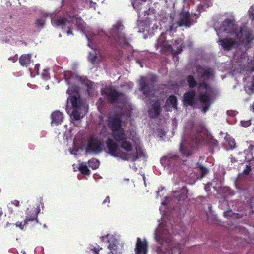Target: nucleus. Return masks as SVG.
Here are the masks:
<instances>
[{
  "label": "nucleus",
  "mask_w": 254,
  "mask_h": 254,
  "mask_svg": "<svg viewBox=\"0 0 254 254\" xmlns=\"http://www.w3.org/2000/svg\"><path fill=\"white\" fill-rule=\"evenodd\" d=\"M222 31L230 35H235L245 47H248L253 40L252 31L245 25L238 28L234 20L226 19L223 21L221 26Z\"/></svg>",
  "instance_id": "nucleus-1"
},
{
  "label": "nucleus",
  "mask_w": 254,
  "mask_h": 254,
  "mask_svg": "<svg viewBox=\"0 0 254 254\" xmlns=\"http://www.w3.org/2000/svg\"><path fill=\"white\" fill-rule=\"evenodd\" d=\"M225 139L226 142L228 143V144L231 150H233L236 146L235 140L234 138L230 136H226L225 137Z\"/></svg>",
  "instance_id": "nucleus-32"
},
{
  "label": "nucleus",
  "mask_w": 254,
  "mask_h": 254,
  "mask_svg": "<svg viewBox=\"0 0 254 254\" xmlns=\"http://www.w3.org/2000/svg\"><path fill=\"white\" fill-rule=\"evenodd\" d=\"M181 41L177 40L175 41L176 45H179L177 50L173 49L171 44H169L168 41H166L165 39L164 34H162L158 39L157 45L158 47L161 48L163 52H170L173 56H176L180 54L182 51V43H180Z\"/></svg>",
  "instance_id": "nucleus-5"
},
{
  "label": "nucleus",
  "mask_w": 254,
  "mask_h": 254,
  "mask_svg": "<svg viewBox=\"0 0 254 254\" xmlns=\"http://www.w3.org/2000/svg\"><path fill=\"white\" fill-rule=\"evenodd\" d=\"M196 92L194 90H189L183 95V103L186 106H192L195 102Z\"/></svg>",
  "instance_id": "nucleus-16"
},
{
  "label": "nucleus",
  "mask_w": 254,
  "mask_h": 254,
  "mask_svg": "<svg viewBox=\"0 0 254 254\" xmlns=\"http://www.w3.org/2000/svg\"><path fill=\"white\" fill-rule=\"evenodd\" d=\"M160 161V163L164 167H174L181 163V159L177 155L169 153L161 157Z\"/></svg>",
  "instance_id": "nucleus-11"
},
{
  "label": "nucleus",
  "mask_w": 254,
  "mask_h": 254,
  "mask_svg": "<svg viewBox=\"0 0 254 254\" xmlns=\"http://www.w3.org/2000/svg\"><path fill=\"white\" fill-rule=\"evenodd\" d=\"M231 213H232V211L225 212L224 213V216H225V217H227V216H229Z\"/></svg>",
  "instance_id": "nucleus-49"
},
{
  "label": "nucleus",
  "mask_w": 254,
  "mask_h": 254,
  "mask_svg": "<svg viewBox=\"0 0 254 254\" xmlns=\"http://www.w3.org/2000/svg\"><path fill=\"white\" fill-rule=\"evenodd\" d=\"M227 114L230 116H233V113L232 111H228Z\"/></svg>",
  "instance_id": "nucleus-53"
},
{
  "label": "nucleus",
  "mask_w": 254,
  "mask_h": 254,
  "mask_svg": "<svg viewBox=\"0 0 254 254\" xmlns=\"http://www.w3.org/2000/svg\"><path fill=\"white\" fill-rule=\"evenodd\" d=\"M246 91L248 92L249 93H253L254 91V76H253L251 85L250 86H247L245 88Z\"/></svg>",
  "instance_id": "nucleus-37"
},
{
  "label": "nucleus",
  "mask_w": 254,
  "mask_h": 254,
  "mask_svg": "<svg viewBox=\"0 0 254 254\" xmlns=\"http://www.w3.org/2000/svg\"><path fill=\"white\" fill-rule=\"evenodd\" d=\"M79 170L84 175H89L90 174V170L86 165H80Z\"/></svg>",
  "instance_id": "nucleus-36"
},
{
  "label": "nucleus",
  "mask_w": 254,
  "mask_h": 254,
  "mask_svg": "<svg viewBox=\"0 0 254 254\" xmlns=\"http://www.w3.org/2000/svg\"><path fill=\"white\" fill-rule=\"evenodd\" d=\"M204 140L201 131L197 130L196 133L192 136L191 144L193 146H197L199 145Z\"/></svg>",
  "instance_id": "nucleus-23"
},
{
  "label": "nucleus",
  "mask_w": 254,
  "mask_h": 254,
  "mask_svg": "<svg viewBox=\"0 0 254 254\" xmlns=\"http://www.w3.org/2000/svg\"><path fill=\"white\" fill-rule=\"evenodd\" d=\"M106 203H107V206H108V204L110 203V197L109 196H106L102 203L103 204H106Z\"/></svg>",
  "instance_id": "nucleus-44"
},
{
  "label": "nucleus",
  "mask_w": 254,
  "mask_h": 254,
  "mask_svg": "<svg viewBox=\"0 0 254 254\" xmlns=\"http://www.w3.org/2000/svg\"><path fill=\"white\" fill-rule=\"evenodd\" d=\"M177 101L176 96L174 95H171L168 98L166 104L171 105L173 108L177 109Z\"/></svg>",
  "instance_id": "nucleus-27"
},
{
  "label": "nucleus",
  "mask_w": 254,
  "mask_h": 254,
  "mask_svg": "<svg viewBox=\"0 0 254 254\" xmlns=\"http://www.w3.org/2000/svg\"><path fill=\"white\" fill-rule=\"evenodd\" d=\"M76 18V24L79 26H82L81 18L80 17L74 16L70 14L67 13L64 17H60L56 21V25L61 27L63 29L66 30V32L68 35L73 34L71 26L74 19Z\"/></svg>",
  "instance_id": "nucleus-3"
},
{
  "label": "nucleus",
  "mask_w": 254,
  "mask_h": 254,
  "mask_svg": "<svg viewBox=\"0 0 254 254\" xmlns=\"http://www.w3.org/2000/svg\"><path fill=\"white\" fill-rule=\"evenodd\" d=\"M132 5L134 7V8L137 11V12H139L141 10V5L138 2H134L132 3Z\"/></svg>",
  "instance_id": "nucleus-41"
},
{
  "label": "nucleus",
  "mask_w": 254,
  "mask_h": 254,
  "mask_svg": "<svg viewBox=\"0 0 254 254\" xmlns=\"http://www.w3.org/2000/svg\"><path fill=\"white\" fill-rule=\"evenodd\" d=\"M161 102L159 100H155L148 110L149 116L151 119L157 118L160 114L162 109Z\"/></svg>",
  "instance_id": "nucleus-14"
},
{
  "label": "nucleus",
  "mask_w": 254,
  "mask_h": 254,
  "mask_svg": "<svg viewBox=\"0 0 254 254\" xmlns=\"http://www.w3.org/2000/svg\"><path fill=\"white\" fill-rule=\"evenodd\" d=\"M186 80L188 84V86L190 88H193L197 85L196 81L195 80L193 76H192L191 75L187 76V77L186 78Z\"/></svg>",
  "instance_id": "nucleus-29"
},
{
  "label": "nucleus",
  "mask_w": 254,
  "mask_h": 254,
  "mask_svg": "<svg viewBox=\"0 0 254 254\" xmlns=\"http://www.w3.org/2000/svg\"><path fill=\"white\" fill-rule=\"evenodd\" d=\"M210 86L205 82H201L198 84V89L200 91L198 99L202 104V111L206 113L209 109L211 105V98L209 93Z\"/></svg>",
  "instance_id": "nucleus-2"
},
{
  "label": "nucleus",
  "mask_w": 254,
  "mask_h": 254,
  "mask_svg": "<svg viewBox=\"0 0 254 254\" xmlns=\"http://www.w3.org/2000/svg\"><path fill=\"white\" fill-rule=\"evenodd\" d=\"M251 171V168L250 166H246V168L243 170V173L245 175H249Z\"/></svg>",
  "instance_id": "nucleus-42"
},
{
  "label": "nucleus",
  "mask_w": 254,
  "mask_h": 254,
  "mask_svg": "<svg viewBox=\"0 0 254 254\" xmlns=\"http://www.w3.org/2000/svg\"><path fill=\"white\" fill-rule=\"evenodd\" d=\"M182 190H187V188H186V187H185V186H184V187H183L182 188Z\"/></svg>",
  "instance_id": "nucleus-54"
},
{
  "label": "nucleus",
  "mask_w": 254,
  "mask_h": 254,
  "mask_svg": "<svg viewBox=\"0 0 254 254\" xmlns=\"http://www.w3.org/2000/svg\"><path fill=\"white\" fill-rule=\"evenodd\" d=\"M76 78L82 84H84L88 88L92 89L93 82L91 81L88 80L85 77H82L81 76H76Z\"/></svg>",
  "instance_id": "nucleus-28"
},
{
  "label": "nucleus",
  "mask_w": 254,
  "mask_h": 254,
  "mask_svg": "<svg viewBox=\"0 0 254 254\" xmlns=\"http://www.w3.org/2000/svg\"><path fill=\"white\" fill-rule=\"evenodd\" d=\"M112 136L118 143H119L122 140H125V139H127V136L126 134L125 131L122 127L112 131Z\"/></svg>",
  "instance_id": "nucleus-19"
},
{
  "label": "nucleus",
  "mask_w": 254,
  "mask_h": 254,
  "mask_svg": "<svg viewBox=\"0 0 254 254\" xmlns=\"http://www.w3.org/2000/svg\"><path fill=\"white\" fill-rule=\"evenodd\" d=\"M79 88L75 86H71L68 88L67 90V93L69 94V96L68 98V100H69L72 109L76 108H80L82 102L80 99Z\"/></svg>",
  "instance_id": "nucleus-10"
},
{
  "label": "nucleus",
  "mask_w": 254,
  "mask_h": 254,
  "mask_svg": "<svg viewBox=\"0 0 254 254\" xmlns=\"http://www.w3.org/2000/svg\"><path fill=\"white\" fill-rule=\"evenodd\" d=\"M49 70V69H44L43 71L45 73L42 74V77L44 79L47 80L50 79L49 73H48V71Z\"/></svg>",
  "instance_id": "nucleus-40"
},
{
  "label": "nucleus",
  "mask_w": 254,
  "mask_h": 254,
  "mask_svg": "<svg viewBox=\"0 0 254 254\" xmlns=\"http://www.w3.org/2000/svg\"><path fill=\"white\" fill-rule=\"evenodd\" d=\"M105 238L108 239L107 243H109L108 248L110 250V253H111V254H117V245L116 244L117 242L116 239L112 235L110 234H107L105 236H102L100 237V239L102 242L104 241Z\"/></svg>",
  "instance_id": "nucleus-17"
},
{
  "label": "nucleus",
  "mask_w": 254,
  "mask_h": 254,
  "mask_svg": "<svg viewBox=\"0 0 254 254\" xmlns=\"http://www.w3.org/2000/svg\"><path fill=\"white\" fill-rule=\"evenodd\" d=\"M198 168L200 170V174L201 178L204 177L209 172L208 169L200 164H198Z\"/></svg>",
  "instance_id": "nucleus-33"
},
{
  "label": "nucleus",
  "mask_w": 254,
  "mask_h": 254,
  "mask_svg": "<svg viewBox=\"0 0 254 254\" xmlns=\"http://www.w3.org/2000/svg\"><path fill=\"white\" fill-rule=\"evenodd\" d=\"M148 250V243L145 239L143 240L138 237L135 245L136 254H147Z\"/></svg>",
  "instance_id": "nucleus-15"
},
{
  "label": "nucleus",
  "mask_w": 254,
  "mask_h": 254,
  "mask_svg": "<svg viewBox=\"0 0 254 254\" xmlns=\"http://www.w3.org/2000/svg\"><path fill=\"white\" fill-rule=\"evenodd\" d=\"M31 54H24L21 55L19 58V62L22 66L28 67L31 61Z\"/></svg>",
  "instance_id": "nucleus-22"
},
{
  "label": "nucleus",
  "mask_w": 254,
  "mask_h": 254,
  "mask_svg": "<svg viewBox=\"0 0 254 254\" xmlns=\"http://www.w3.org/2000/svg\"><path fill=\"white\" fill-rule=\"evenodd\" d=\"M39 67H40V64H36L35 65V67H34V70L36 72V74L37 75L39 74V72H39Z\"/></svg>",
  "instance_id": "nucleus-45"
},
{
  "label": "nucleus",
  "mask_w": 254,
  "mask_h": 254,
  "mask_svg": "<svg viewBox=\"0 0 254 254\" xmlns=\"http://www.w3.org/2000/svg\"><path fill=\"white\" fill-rule=\"evenodd\" d=\"M196 68L197 72H199L200 70H203L200 75L201 78L209 79L212 76V73L210 68L204 69L200 65H197Z\"/></svg>",
  "instance_id": "nucleus-25"
},
{
  "label": "nucleus",
  "mask_w": 254,
  "mask_h": 254,
  "mask_svg": "<svg viewBox=\"0 0 254 254\" xmlns=\"http://www.w3.org/2000/svg\"><path fill=\"white\" fill-rule=\"evenodd\" d=\"M108 128L111 131L122 127V119L118 114L110 115L107 120Z\"/></svg>",
  "instance_id": "nucleus-12"
},
{
  "label": "nucleus",
  "mask_w": 254,
  "mask_h": 254,
  "mask_svg": "<svg viewBox=\"0 0 254 254\" xmlns=\"http://www.w3.org/2000/svg\"><path fill=\"white\" fill-rule=\"evenodd\" d=\"M252 70H253V71H254V65L253 66V68H252Z\"/></svg>",
  "instance_id": "nucleus-55"
},
{
  "label": "nucleus",
  "mask_w": 254,
  "mask_h": 254,
  "mask_svg": "<svg viewBox=\"0 0 254 254\" xmlns=\"http://www.w3.org/2000/svg\"><path fill=\"white\" fill-rule=\"evenodd\" d=\"M136 149V153L133 155H130V158L133 161H135L139 158L144 157H145V154L144 152V150L141 146H137L135 147Z\"/></svg>",
  "instance_id": "nucleus-24"
},
{
  "label": "nucleus",
  "mask_w": 254,
  "mask_h": 254,
  "mask_svg": "<svg viewBox=\"0 0 254 254\" xmlns=\"http://www.w3.org/2000/svg\"><path fill=\"white\" fill-rule=\"evenodd\" d=\"M11 203H12V204H13V205H14L16 207H18L20 205L19 201L17 200H15L14 201H12L11 202Z\"/></svg>",
  "instance_id": "nucleus-47"
},
{
  "label": "nucleus",
  "mask_w": 254,
  "mask_h": 254,
  "mask_svg": "<svg viewBox=\"0 0 254 254\" xmlns=\"http://www.w3.org/2000/svg\"><path fill=\"white\" fill-rule=\"evenodd\" d=\"M193 24V20L190 17L188 12L182 11L179 14V20L176 22H173L170 26V30L176 31L179 27H190Z\"/></svg>",
  "instance_id": "nucleus-8"
},
{
  "label": "nucleus",
  "mask_w": 254,
  "mask_h": 254,
  "mask_svg": "<svg viewBox=\"0 0 254 254\" xmlns=\"http://www.w3.org/2000/svg\"><path fill=\"white\" fill-rule=\"evenodd\" d=\"M101 249H102L101 247H100L99 248H96L95 247H93L91 249V250L93 251L94 252V254H99V252Z\"/></svg>",
  "instance_id": "nucleus-43"
},
{
  "label": "nucleus",
  "mask_w": 254,
  "mask_h": 254,
  "mask_svg": "<svg viewBox=\"0 0 254 254\" xmlns=\"http://www.w3.org/2000/svg\"><path fill=\"white\" fill-rule=\"evenodd\" d=\"M250 18L254 22V6H251L248 11Z\"/></svg>",
  "instance_id": "nucleus-39"
},
{
  "label": "nucleus",
  "mask_w": 254,
  "mask_h": 254,
  "mask_svg": "<svg viewBox=\"0 0 254 254\" xmlns=\"http://www.w3.org/2000/svg\"><path fill=\"white\" fill-rule=\"evenodd\" d=\"M80 108H73L71 116L75 120H79L83 117V115H81L79 112Z\"/></svg>",
  "instance_id": "nucleus-30"
},
{
  "label": "nucleus",
  "mask_w": 254,
  "mask_h": 254,
  "mask_svg": "<svg viewBox=\"0 0 254 254\" xmlns=\"http://www.w3.org/2000/svg\"><path fill=\"white\" fill-rule=\"evenodd\" d=\"M102 94L105 95L109 101L111 103L117 102L119 98L123 96L122 93L118 92L115 89H112L109 92L102 91Z\"/></svg>",
  "instance_id": "nucleus-18"
},
{
  "label": "nucleus",
  "mask_w": 254,
  "mask_h": 254,
  "mask_svg": "<svg viewBox=\"0 0 254 254\" xmlns=\"http://www.w3.org/2000/svg\"><path fill=\"white\" fill-rule=\"evenodd\" d=\"M249 203L251 205V207L253 208L254 206V198H253L251 200L249 201Z\"/></svg>",
  "instance_id": "nucleus-48"
},
{
  "label": "nucleus",
  "mask_w": 254,
  "mask_h": 254,
  "mask_svg": "<svg viewBox=\"0 0 254 254\" xmlns=\"http://www.w3.org/2000/svg\"><path fill=\"white\" fill-rule=\"evenodd\" d=\"M254 111V107L253 108Z\"/></svg>",
  "instance_id": "nucleus-57"
},
{
  "label": "nucleus",
  "mask_w": 254,
  "mask_h": 254,
  "mask_svg": "<svg viewBox=\"0 0 254 254\" xmlns=\"http://www.w3.org/2000/svg\"><path fill=\"white\" fill-rule=\"evenodd\" d=\"M174 193H177L178 195L177 197V200L178 201H181L182 199H185L187 197V194H185L184 192H182L178 191H173Z\"/></svg>",
  "instance_id": "nucleus-35"
},
{
  "label": "nucleus",
  "mask_w": 254,
  "mask_h": 254,
  "mask_svg": "<svg viewBox=\"0 0 254 254\" xmlns=\"http://www.w3.org/2000/svg\"><path fill=\"white\" fill-rule=\"evenodd\" d=\"M120 148L123 149L126 152H130L132 151L133 147L132 144L130 141L127 140V139L122 140L120 142Z\"/></svg>",
  "instance_id": "nucleus-26"
},
{
  "label": "nucleus",
  "mask_w": 254,
  "mask_h": 254,
  "mask_svg": "<svg viewBox=\"0 0 254 254\" xmlns=\"http://www.w3.org/2000/svg\"><path fill=\"white\" fill-rule=\"evenodd\" d=\"M3 212L2 209L1 207H0V219H1L2 216L3 215Z\"/></svg>",
  "instance_id": "nucleus-50"
},
{
  "label": "nucleus",
  "mask_w": 254,
  "mask_h": 254,
  "mask_svg": "<svg viewBox=\"0 0 254 254\" xmlns=\"http://www.w3.org/2000/svg\"><path fill=\"white\" fill-rule=\"evenodd\" d=\"M88 166L92 169H97L100 165V162L95 158H92L88 161Z\"/></svg>",
  "instance_id": "nucleus-31"
},
{
  "label": "nucleus",
  "mask_w": 254,
  "mask_h": 254,
  "mask_svg": "<svg viewBox=\"0 0 254 254\" xmlns=\"http://www.w3.org/2000/svg\"><path fill=\"white\" fill-rule=\"evenodd\" d=\"M157 77L155 75H151L149 77L141 76L140 79L139 90L146 97H149L154 87L155 83L157 81Z\"/></svg>",
  "instance_id": "nucleus-6"
},
{
  "label": "nucleus",
  "mask_w": 254,
  "mask_h": 254,
  "mask_svg": "<svg viewBox=\"0 0 254 254\" xmlns=\"http://www.w3.org/2000/svg\"><path fill=\"white\" fill-rule=\"evenodd\" d=\"M244 123H245V125L243 124V123L242 122V126L244 127H246L247 126V125L249 123L248 122H244Z\"/></svg>",
  "instance_id": "nucleus-52"
},
{
  "label": "nucleus",
  "mask_w": 254,
  "mask_h": 254,
  "mask_svg": "<svg viewBox=\"0 0 254 254\" xmlns=\"http://www.w3.org/2000/svg\"><path fill=\"white\" fill-rule=\"evenodd\" d=\"M218 42L222 48L226 51H230L233 49L237 48L239 45V41H237L235 39L230 37L219 39Z\"/></svg>",
  "instance_id": "nucleus-13"
},
{
  "label": "nucleus",
  "mask_w": 254,
  "mask_h": 254,
  "mask_svg": "<svg viewBox=\"0 0 254 254\" xmlns=\"http://www.w3.org/2000/svg\"><path fill=\"white\" fill-rule=\"evenodd\" d=\"M180 251L179 252L178 254H180Z\"/></svg>",
  "instance_id": "nucleus-56"
},
{
  "label": "nucleus",
  "mask_w": 254,
  "mask_h": 254,
  "mask_svg": "<svg viewBox=\"0 0 254 254\" xmlns=\"http://www.w3.org/2000/svg\"><path fill=\"white\" fill-rule=\"evenodd\" d=\"M45 19L43 18H39L36 19L35 24L38 27H43L45 25Z\"/></svg>",
  "instance_id": "nucleus-38"
},
{
  "label": "nucleus",
  "mask_w": 254,
  "mask_h": 254,
  "mask_svg": "<svg viewBox=\"0 0 254 254\" xmlns=\"http://www.w3.org/2000/svg\"><path fill=\"white\" fill-rule=\"evenodd\" d=\"M106 144L108 150V153L115 157L121 158L123 160H129L130 158L129 154L122 151L118 144L112 139L108 138Z\"/></svg>",
  "instance_id": "nucleus-4"
},
{
  "label": "nucleus",
  "mask_w": 254,
  "mask_h": 254,
  "mask_svg": "<svg viewBox=\"0 0 254 254\" xmlns=\"http://www.w3.org/2000/svg\"><path fill=\"white\" fill-rule=\"evenodd\" d=\"M96 58H97V56L94 55L93 56L90 58V61L93 64H94Z\"/></svg>",
  "instance_id": "nucleus-46"
},
{
  "label": "nucleus",
  "mask_w": 254,
  "mask_h": 254,
  "mask_svg": "<svg viewBox=\"0 0 254 254\" xmlns=\"http://www.w3.org/2000/svg\"><path fill=\"white\" fill-rule=\"evenodd\" d=\"M180 151L184 156L188 157L192 154V152L190 150H187L181 144L180 146Z\"/></svg>",
  "instance_id": "nucleus-34"
},
{
  "label": "nucleus",
  "mask_w": 254,
  "mask_h": 254,
  "mask_svg": "<svg viewBox=\"0 0 254 254\" xmlns=\"http://www.w3.org/2000/svg\"><path fill=\"white\" fill-rule=\"evenodd\" d=\"M125 27L121 21H118L113 25L111 30L112 36L114 38L119 46L128 45V42L125 34L123 32Z\"/></svg>",
  "instance_id": "nucleus-7"
},
{
  "label": "nucleus",
  "mask_w": 254,
  "mask_h": 254,
  "mask_svg": "<svg viewBox=\"0 0 254 254\" xmlns=\"http://www.w3.org/2000/svg\"><path fill=\"white\" fill-rule=\"evenodd\" d=\"M103 147L104 142L101 139L91 136L87 141L86 152L98 154L102 151Z\"/></svg>",
  "instance_id": "nucleus-9"
},
{
  "label": "nucleus",
  "mask_w": 254,
  "mask_h": 254,
  "mask_svg": "<svg viewBox=\"0 0 254 254\" xmlns=\"http://www.w3.org/2000/svg\"><path fill=\"white\" fill-rule=\"evenodd\" d=\"M71 79V78H66V81L67 82V83L69 85L70 84V80Z\"/></svg>",
  "instance_id": "nucleus-51"
},
{
  "label": "nucleus",
  "mask_w": 254,
  "mask_h": 254,
  "mask_svg": "<svg viewBox=\"0 0 254 254\" xmlns=\"http://www.w3.org/2000/svg\"><path fill=\"white\" fill-rule=\"evenodd\" d=\"M37 213L34 210V213L32 216H29L27 215L26 219L23 222H17L15 224L16 226L19 227L21 230H23L24 226L26 225L29 221L36 220L37 221Z\"/></svg>",
  "instance_id": "nucleus-21"
},
{
  "label": "nucleus",
  "mask_w": 254,
  "mask_h": 254,
  "mask_svg": "<svg viewBox=\"0 0 254 254\" xmlns=\"http://www.w3.org/2000/svg\"><path fill=\"white\" fill-rule=\"evenodd\" d=\"M51 124L58 125L61 124L64 120V116L62 112L59 111L53 112L51 115Z\"/></svg>",
  "instance_id": "nucleus-20"
}]
</instances>
